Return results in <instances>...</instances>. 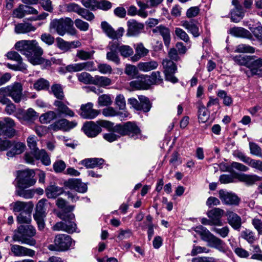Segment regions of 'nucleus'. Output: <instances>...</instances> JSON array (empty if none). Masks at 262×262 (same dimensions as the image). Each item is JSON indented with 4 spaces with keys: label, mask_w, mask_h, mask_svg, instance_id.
I'll return each instance as SVG.
<instances>
[{
    "label": "nucleus",
    "mask_w": 262,
    "mask_h": 262,
    "mask_svg": "<svg viewBox=\"0 0 262 262\" xmlns=\"http://www.w3.org/2000/svg\"><path fill=\"white\" fill-rule=\"evenodd\" d=\"M15 49L25 55L28 60L33 65L43 63L44 59L41 57L43 50L36 40H21L17 41Z\"/></svg>",
    "instance_id": "obj_1"
},
{
    "label": "nucleus",
    "mask_w": 262,
    "mask_h": 262,
    "mask_svg": "<svg viewBox=\"0 0 262 262\" xmlns=\"http://www.w3.org/2000/svg\"><path fill=\"white\" fill-rule=\"evenodd\" d=\"M158 63L155 60H150L147 62H140L138 64V66L136 67L132 65V80L135 77L136 80H132V91L134 89H146L148 85L145 83L146 79L143 77H136L138 72V69L143 72H148L157 68Z\"/></svg>",
    "instance_id": "obj_2"
},
{
    "label": "nucleus",
    "mask_w": 262,
    "mask_h": 262,
    "mask_svg": "<svg viewBox=\"0 0 262 262\" xmlns=\"http://www.w3.org/2000/svg\"><path fill=\"white\" fill-rule=\"evenodd\" d=\"M35 228L31 225H21L18 226L13 232L12 239L22 244L34 246L36 244L33 237L36 235Z\"/></svg>",
    "instance_id": "obj_3"
},
{
    "label": "nucleus",
    "mask_w": 262,
    "mask_h": 262,
    "mask_svg": "<svg viewBox=\"0 0 262 262\" xmlns=\"http://www.w3.org/2000/svg\"><path fill=\"white\" fill-rule=\"evenodd\" d=\"M49 30L51 32H56L63 36L67 33L75 35L76 30L73 28V21L69 17L54 19L50 22Z\"/></svg>",
    "instance_id": "obj_4"
},
{
    "label": "nucleus",
    "mask_w": 262,
    "mask_h": 262,
    "mask_svg": "<svg viewBox=\"0 0 262 262\" xmlns=\"http://www.w3.org/2000/svg\"><path fill=\"white\" fill-rule=\"evenodd\" d=\"M57 215L62 221L56 223L52 227L53 230L63 231L69 233H73L76 231V224L74 222V213L58 212Z\"/></svg>",
    "instance_id": "obj_5"
},
{
    "label": "nucleus",
    "mask_w": 262,
    "mask_h": 262,
    "mask_svg": "<svg viewBox=\"0 0 262 262\" xmlns=\"http://www.w3.org/2000/svg\"><path fill=\"white\" fill-rule=\"evenodd\" d=\"M75 241L68 235L59 234L54 239V244L48 246V249L51 251H64L74 246Z\"/></svg>",
    "instance_id": "obj_6"
},
{
    "label": "nucleus",
    "mask_w": 262,
    "mask_h": 262,
    "mask_svg": "<svg viewBox=\"0 0 262 262\" xmlns=\"http://www.w3.org/2000/svg\"><path fill=\"white\" fill-rule=\"evenodd\" d=\"M23 85L20 82H14L6 87L0 89V94H4L9 96L15 103H19L23 98Z\"/></svg>",
    "instance_id": "obj_7"
},
{
    "label": "nucleus",
    "mask_w": 262,
    "mask_h": 262,
    "mask_svg": "<svg viewBox=\"0 0 262 262\" xmlns=\"http://www.w3.org/2000/svg\"><path fill=\"white\" fill-rule=\"evenodd\" d=\"M111 122L107 121L99 120L97 121V123L93 121H89L85 122L82 127V129L85 134L90 138H94L96 137L102 129L101 126L109 127Z\"/></svg>",
    "instance_id": "obj_8"
},
{
    "label": "nucleus",
    "mask_w": 262,
    "mask_h": 262,
    "mask_svg": "<svg viewBox=\"0 0 262 262\" xmlns=\"http://www.w3.org/2000/svg\"><path fill=\"white\" fill-rule=\"evenodd\" d=\"M34 172L30 170L18 171L15 179V187H29L35 184L36 180L33 178Z\"/></svg>",
    "instance_id": "obj_9"
},
{
    "label": "nucleus",
    "mask_w": 262,
    "mask_h": 262,
    "mask_svg": "<svg viewBox=\"0 0 262 262\" xmlns=\"http://www.w3.org/2000/svg\"><path fill=\"white\" fill-rule=\"evenodd\" d=\"M47 202V200L45 199L39 200L36 206L35 213L33 215L34 219L36 222L39 230H42L45 228L44 218L46 214V206Z\"/></svg>",
    "instance_id": "obj_10"
},
{
    "label": "nucleus",
    "mask_w": 262,
    "mask_h": 262,
    "mask_svg": "<svg viewBox=\"0 0 262 262\" xmlns=\"http://www.w3.org/2000/svg\"><path fill=\"white\" fill-rule=\"evenodd\" d=\"M163 73L165 75V80L173 83L178 81V78L174 76L177 71V67L171 60L164 59L162 61Z\"/></svg>",
    "instance_id": "obj_11"
},
{
    "label": "nucleus",
    "mask_w": 262,
    "mask_h": 262,
    "mask_svg": "<svg viewBox=\"0 0 262 262\" xmlns=\"http://www.w3.org/2000/svg\"><path fill=\"white\" fill-rule=\"evenodd\" d=\"M14 121L9 117H5L3 121H0V136L9 138L13 137L15 134Z\"/></svg>",
    "instance_id": "obj_12"
},
{
    "label": "nucleus",
    "mask_w": 262,
    "mask_h": 262,
    "mask_svg": "<svg viewBox=\"0 0 262 262\" xmlns=\"http://www.w3.org/2000/svg\"><path fill=\"white\" fill-rule=\"evenodd\" d=\"M7 56L9 59L15 61L17 64H11L8 63L7 67L14 71H25L27 70V66L23 62V59L21 56L16 51L9 52Z\"/></svg>",
    "instance_id": "obj_13"
},
{
    "label": "nucleus",
    "mask_w": 262,
    "mask_h": 262,
    "mask_svg": "<svg viewBox=\"0 0 262 262\" xmlns=\"http://www.w3.org/2000/svg\"><path fill=\"white\" fill-rule=\"evenodd\" d=\"M78 113L83 119H93L100 114V111L94 109L93 104L88 102L81 105Z\"/></svg>",
    "instance_id": "obj_14"
},
{
    "label": "nucleus",
    "mask_w": 262,
    "mask_h": 262,
    "mask_svg": "<svg viewBox=\"0 0 262 262\" xmlns=\"http://www.w3.org/2000/svg\"><path fill=\"white\" fill-rule=\"evenodd\" d=\"M207 238H203V240L208 242L209 247L214 248L223 253H226L228 251L226 244L220 238L216 237L211 233H209Z\"/></svg>",
    "instance_id": "obj_15"
},
{
    "label": "nucleus",
    "mask_w": 262,
    "mask_h": 262,
    "mask_svg": "<svg viewBox=\"0 0 262 262\" xmlns=\"http://www.w3.org/2000/svg\"><path fill=\"white\" fill-rule=\"evenodd\" d=\"M68 105H69L68 101L61 99L55 100L53 103V105L56 107L58 115L73 117L75 116V113L68 107Z\"/></svg>",
    "instance_id": "obj_16"
},
{
    "label": "nucleus",
    "mask_w": 262,
    "mask_h": 262,
    "mask_svg": "<svg viewBox=\"0 0 262 262\" xmlns=\"http://www.w3.org/2000/svg\"><path fill=\"white\" fill-rule=\"evenodd\" d=\"M219 198L225 205L237 206L241 201L240 198L236 194L223 189L219 191Z\"/></svg>",
    "instance_id": "obj_17"
},
{
    "label": "nucleus",
    "mask_w": 262,
    "mask_h": 262,
    "mask_svg": "<svg viewBox=\"0 0 262 262\" xmlns=\"http://www.w3.org/2000/svg\"><path fill=\"white\" fill-rule=\"evenodd\" d=\"M138 98L139 101L135 98H132V107L137 111H141L144 113L148 112L152 106L149 99L144 96H140Z\"/></svg>",
    "instance_id": "obj_18"
},
{
    "label": "nucleus",
    "mask_w": 262,
    "mask_h": 262,
    "mask_svg": "<svg viewBox=\"0 0 262 262\" xmlns=\"http://www.w3.org/2000/svg\"><path fill=\"white\" fill-rule=\"evenodd\" d=\"M101 27L106 36L112 39H117L121 37L124 32V29L122 27H120L117 30L115 31L106 21H102L101 24Z\"/></svg>",
    "instance_id": "obj_19"
},
{
    "label": "nucleus",
    "mask_w": 262,
    "mask_h": 262,
    "mask_svg": "<svg viewBox=\"0 0 262 262\" xmlns=\"http://www.w3.org/2000/svg\"><path fill=\"white\" fill-rule=\"evenodd\" d=\"M77 124V122L74 121H69L66 119H61L51 124L50 128L55 132L59 130L68 131L75 127Z\"/></svg>",
    "instance_id": "obj_20"
},
{
    "label": "nucleus",
    "mask_w": 262,
    "mask_h": 262,
    "mask_svg": "<svg viewBox=\"0 0 262 262\" xmlns=\"http://www.w3.org/2000/svg\"><path fill=\"white\" fill-rule=\"evenodd\" d=\"M11 251L14 256L18 257H32L35 253L34 250L19 245H11Z\"/></svg>",
    "instance_id": "obj_21"
},
{
    "label": "nucleus",
    "mask_w": 262,
    "mask_h": 262,
    "mask_svg": "<svg viewBox=\"0 0 262 262\" xmlns=\"http://www.w3.org/2000/svg\"><path fill=\"white\" fill-rule=\"evenodd\" d=\"M224 210L219 208H214L209 210L207 213V215L208 218L211 219L214 226H221L223 225L222 217L224 215Z\"/></svg>",
    "instance_id": "obj_22"
},
{
    "label": "nucleus",
    "mask_w": 262,
    "mask_h": 262,
    "mask_svg": "<svg viewBox=\"0 0 262 262\" xmlns=\"http://www.w3.org/2000/svg\"><path fill=\"white\" fill-rule=\"evenodd\" d=\"M181 23L182 26L191 33L194 37H198L201 35L199 28L201 25L198 21L192 19L190 21H182Z\"/></svg>",
    "instance_id": "obj_23"
},
{
    "label": "nucleus",
    "mask_w": 262,
    "mask_h": 262,
    "mask_svg": "<svg viewBox=\"0 0 262 262\" xmlns=\"http://www.w3.org/2000/svg\"><path fill=\"white\" fill-rule=\"evenodd\" d=\"M262 58H256L255 56H251L248 65V68L250 69L252 75L262 76Z\"/></svg>",
    "instance_id": "obj_24"
},
{
    "label": "nucleus",
    "mask_w": 262,
    "mask_h": 262,
    "mask_svg": "<svg viewBox=\"0 0 262 262\" xmlns=\"http://www.w3.org/2000/svg\"><path fill=\"white\" fill-rule=\"evenodd\" d=\"M38 116L37 113L33 108H29L26 111H21V113L17 115L16 117L21 122L31 123Z\"/></svg>",
    "instance_id": "obj_25"
},
{
    "label": "nucleus",
    "mask_w": 262,
    "mask_h": 262,
    "mask_svg": "<svg viewBox=\"0 0 262 262\" xmlns=\"http://www.w3.org/2000/svg\"><path fill=\"white\" fill-rule=\"evenodd\" d=\"M25 149L26 145L24 143L13 141L6 155L8 158H13L16 155L22 154Z\"/></svg>",
    "instance_id": "obj_26"
},
{
    "label": "nucleus",
    "mask_w": 262,
    "mask_h": 262,
    "mask_svg": "<svg viewBox=\"0 0 262 262\" xmlns=\"http://www.w3.org/2000/svg\"><path fill=\"white\" fill-rule=\"evenodd\" d=\"M152 31L154 33H159L162 36L165 46L167 48L169 47L171 41L169 28L161 25L153 29Z\"/></svg>",
    "instance_id": "obj_27"
},
{
    "label": "nucleus",
    "mask_w": 262,
    "mask_h": 262,
    "mask_svg": "<svg viewBox=\"0 0 262 262\" xmlns=\"http://www.w3.org/2000/svg\"><path fill=\"white\" fill-rule=\"evenodd\" d=\"M226 215L229 224L236 230L239 231L242 226L241 217L235 212L227 211Z\"/></svg>",
    "instance_id": "obj_28"
},
{
    "label": "nucleus",
    "mask_w": 262,
    "mask_h": 262,
    "mask_svg": "<svg viewBox=\"0 0 262 262\" xmlns=\"http://www.w3.org/2000/svg\"><path fill=\"white\" fill-rule=\"evenodd\" d=\"M113 123L110 125L108 129L110 131L116 132L121 136H125L128 135L131 132V122H127L124 125L117 124L115 126H113Z\"/></svg>",
    "instance_id": "obj_29"
},
{
    "label": "nucleus",
    "mask_w": 262,
    "mask_h": 262,
    "mask_svg": "<svg viewBox=\"0 0 262 262\" xmlns=\"http://www.w3.org/2000/svg\"><path fill=\"white\" fill-rule=\"evenodd\" d=\"M104 160L102 158H87L80 162V164L84 166L86 168H94L95 167L102 168Z\"/></svg>",
    "instance_id": "obj_30"
},
{
    "label": "nucleus",
    "mask_w": 262,
    "mask_h": 262,
    "mask_svg": "<svg viewBox=\"0 0 262 262\" xmlns=\"http://www.w3.org/2000/svg\"><path fill=\"white\" fill-rule=\"evenodd\" d=\"M36 27L32 24L24 22L19 23L15 26L14 32L16 34H26L36 30Z\"/></svg>",
    "instance_id": "obj_31"
},
{
    "label": "nucleus",
    "mask_w": 262,
    "mask_h": 262,
    "mask_svg": "<svg viewBox=\"0 0 262 262\" xmlns=\"http://www.w3.org/2000/svg\"><path fill=\"white\" fill-rule=\"evenodd\" d=\"M135 54L132 56V61H137L147 55L149 52L148 49H146L142 43H139L134 45Z\"/></svg>",
    "instance_id": "obj_32"
},
{
    "label": "nucleus",
    "mask_w": 262,
    "mask_h": 262,
    "mask_svg": "<svg viewBox=\"0 0 262 262\" xmlns=\"http://www.w3.org/2000/svg\"><path fill=\"white\" fill-rule=\"evenodd\" d=\"M47 196L49 199H55L63 193V189L58 186L51 185L45 190Z\"/></svg>",
    "instance_id": "obj_33"
},
{
    "label": "nucleus",
    "mask_w": 262,
    "mask_h": 262,
    "mask_svg": "<svg viewBox=\"0 0 262 262\" xmlns=\"http://www.w3.org/2000/svg\"><path fill=\"white\" fill-rule=\"evenodd\" d=\"M28 187H16L15 194L26 199L33 198L34 194L33 189H26Z\"/></svg>",
    "instance_id": "obj_34"
},
{
    "label": "nucleus",
    "mask_w": 262,
    "mask_h": 262,
    "mask_svg": "<svg viewBox=\"0 0 262 262\" xmlns=\"http://www.w3.org/2000/svg\"><path fill=\"white\" fill-rule=\"evenodd\" d=\"M210 113L207 111L205 106L200 102L198 107V119L200 123L206 122L209 117Z\"/></svg>",
    "instance_id": "obj_35"
},
{
    "label": "nucleus",
    "mask_w": 262,
    "mask_h": 262,
    "mask_svg": "<svg viewBox=\"0 0 262 262\" xmlns=\"http://www.w3.org/2000/svg\"><path fill=\"white\" fill-rule=\"evenodd\" d=\"M239 180L245 183L247 185H251L256 182L260 181V178L255 174H243L240 176Z\"/></svg>",
    "instance_id": "obj_36"
},
{
    "label": "nucleus",
    "mask_w": 262,
    "mask_h": 262,
    "mask_svg": "<svg viewBox=\"0 0 262 262\" xmlns=\"http://www.w3.org/2000/svg\"><path fill=\"white\" fill-rule=\"evenodd\" d=\"M93 84L101 87H105L112 84V80L107 77L97 75L94 77Z\"/></svg>",
    "instance_id": "obj_37"
},
{
    "label": "nucleus",
    "mask_w": 262,
    "mask_h": 262,
    "mask_svg": "<svg viewBox=\"0 0 262 262\" xmlns=\"http://www.w3.org/2000/svg\"><path fill=\"white\" fill-rule=\"evenodd\" d=\"M17 222L19 224L29 225L31 222V211L29 209L22 211L17 217Z\"/></svg>",
    "instance_id": "obj_38"
},
{
    "label": "nucleus",
    "mask_w": 262,
    "mask_h": 262,
    "mask_svg": "<svg viewBox=\"0 0 262 262\" xmlns=\"http://www.w3.org/2000/svg\"><path fill=\"white\" fill-rule=\"evenodd\" d=\"M244 16V12L241 7H236L231 12V19L234 23L239 22Z\"/></svg>",
    "instance_id": "obj_39"
},
{
    "label": "nucleus",
    "mask_w": 262,
    "mask_h": 262,
    "mask_svg": "<svg viewBox=\"0 0 262 262\" xmlns=\"http://www.w3.org/2000/svg\"><path fill=\"white\" fill-rule=\"evenodd\" d=\"M51 92L57 100H64V95L63 88L60 84H54L51 86Z\"/></svg>",
    "instance_id": "obj_40"
},
{
    "label": "nucleus",
    "mask_w": 262,
    "mask_h": 262,
    "mask_svg": "<svg viewBox=\"0 0 262 262\" xmlns=\"http://www.w3.org/2000/svg\"><path fill=\"white\" fill-rule=\"evenodd\" d=\"M56 205L57 207L62 209L60 212H64L67 213H72L74 210L75 206L73 205H67V202L62 198H59L56 201Z\"/></svg>",
    "instance_id": "obj_41"
},
{
    "label": "nucleus",
    "mask_w": 262,
    "mask_h": 262,
    "mask_svg": "<svg viewBox=\"0 0 262 262\" xmlns=\"http://www.w3.org/2000/svg\"><path fill=\"white\" fill-rule=\"evenodd\" d=\"M56 117L57 114L55 112L49 111L47 113L42 114L39 117V120L42 123H48L56 119Z\"/></svg>",
    "instance_id": "obj_42"
},
{
    "label": "nucleus",
    "mask_w": 262,
    "mask_h": 262,
    "mask_svg": "<svg viewBox=\"0 0 262 262\" xmlns=\"http://www.w3.org/2000/svg\"><path fill=\"white\" fill-rule=\"evenodd\" d=\"M36 159H40L42 163L46 165L51 163L50 158L45 150H38L34 154Z\"/></svg>",
    "instance_id": "obj_43"
},
{
    "label": "nucleus",
    "mask_w": 262,
    "mask_h": 262,
    "mask_svg": "<svg viewBox=\"0 0 262 262\" xmlns=\"http://www.w3.org/2000/svg\"><path fill=\"white\" fill-rule=\"evenodd\" d=\"M33 86L37 91L47 90L49 88L50 83L47 80L41 78L35 82Z\"/></svg>",
    "instance_id": "obj_44"
},
{
    "label": "nucleus",
    "mask_w": 262,
    "mask_h": 262,
    "mask_svg": "<svg viewBox=\"0 0 262 262\" xmlns=\"http://www.w3.org/2000/svg\"><path fill=\"white\" fill-rule=\"evenodd\" d=\"M78 80L84 84H93L94 77L87 72H82L77 74Z\"/></svg>",
    "instance_id": "obj_45"
},
{
    "label": "nucleus",
    "mask_w": 262,
    "mask_h": 262,
    "mask_svg": "<svg viewBox=\"0 0 262 262\" xmlns=\"http://www.w3.org/2000/svg\"><path fill=\"white\" fill-rule=\"evenodd\" d=\"M251 56L238 55L233 57V60L237 64L248 67Z\"/></svg>",
    "instance_id": "obj_46"
},
{
    "label": "nucleus",
    "mask_w": 262,
    "mask_h": 262,
    "mask_svg": "<svg viewBox=\"0 0 262 262\" xmlns=\"http://www.w3.org/2000/svg\"><path fill=\"white\" fill-rule=\"evenodd\" d=\"M241 237L250 244H252L255 239L254 233L247 229L241 232Z\"/></svg>",
    "instance_id": "obj_47"
},
{
    "label": "nucleus",
    "mask_w": 262,
    "mask_h": 262,
    "mask_svg": "<svg viewBox=\"0 0 262 262\" xmlns=\"http://www.w3.org/2000/svg\"><path fill=\"white\" fill-rule=\"evenodd\" d=\"M233 169H236L241 171H247L248 170L249 168L245 165L236 162H233L230 166H227L226 170L228 172H232Z\"/></svg>",
    "instance_id": "obj_48"
},
{
    "label": "nucleus",
    "mask_w": 262,
    "mask_h": 262,
    "mask_svg": "<svg viewBox=\"0 0 262 262\" xmlns=\"http://www.w3.org/2000/svg\"><path fill=\"white\" fill-rule=\"evenodd\" d=\"M148 80L151 84H159L163 82L161 73L159 71L154 72L148 77Z\"/></svg>",
    "instance_id": "obj_49"
},
{
    "label": "nucleus",
    "mask_w": 262,
    "mask_h": 262,
    "mask_svg": "<svg viewBox=\"0 0 262 262\" xmlns=\"http://www.w3.org/2000/svg\"><path fill=\"white\" fill-rule=\"evenodd\" d=\"M235 52L237 53H253L255 52V49L253 47L246 44H240L236 46Z\"/></svg>",
    "instance_id": "obj_50"
},
{
    "label": "nucleus",
    "mask_w": 262,
    "mask_h": 262,
    "mask_svg": "<svg viewBox=\"0 0 262 262\" xmlns=\"http://www.w3.org/2000/svg\"><path fill=\"white\" fill-rule=\"evenodd\" d=\"M217 226H214L211 228V230L215 233L219 234L223 238H225L228 235L229 232V228L227 226H225L222 228H218Z\"/></svg>",
    "instance_id": "obj_51"
},
{
    "label": "nucleus",
    "mask_w": 262,
    "mask_h": 262,
    "mask_svg": "<svg viewBox=\"0 0 262 262\" xmlns=\"http://www.w3.org/2000/svg\"><path fill=\"white\" fill-rule=\"evenodd\" d=\"M231 33L235 36L245 37L249 33V32L243 28H233L230 30Z\"/></svg>",
    "instance_id": "obj_52"
},
{
    "label": "nucleus",
    "mask_w": 262,
    "mask_h": 262,
    "mask_svg": "<svg viewBox=\"0 0 262 262\" xmlns=\"http://www.w3.org/2000/svg\"><path fill=\"white\" fill-rule=\"evenodd\" d=\"M144 24L132 20V36H136L141 33L144 29Z\"/></svg>",
    "instance_id": "obj_53"
},
{
    "label": "nucleus",
    "mask_w": 262,
    "mask_h": 262,
    "mask_svg": "<svg viewBox=\"0 0 262 262\" xmlns=\"http://www.w3.org/2000/svg\"><path fill=\"white\" fill-rule=\"evenodd\" d=\"M78 14L81 16L83 18L88 20L91 21L92 20L95 16L94 14L90 12L89 10L80 8Z\"/></svg>",
    "instance_id": "obj_54"
},
{
    "label": "nucleus",
    "mask_w": 262,
    "mask_h": 262,
    "mask_svg": "<svg viewBox=\"0 0 262 262\" xmlns=\"http://www.w3.org/2000/svg\"><path fill=\"white\" fill-rule=\"evenodd\" d=\"M250 153L257 157H260L262 156V150L260 146L254 142L249 143Z\"/></svg>",
    "instance_id": "obj_55"
},
{
    "label": "nucleus",
    "mask_w": 262,
    "mask_h": 262,
    "mask_svg": "<svg viewBox=\"0 0 262 262\" xmlns=\"http://www.w3.org/2000/svg\"><path fill=\"white\" fill-rule=\"evenodd\" d=\"M112 101L110 95L103 94L100 96L98 99V103L99 106H104L111 104Z\"/></svg>",
    "instance_id": "obj_56"
},
{
    "label": "nucleus",
    "mask_w": 262,
    "mask_h": 262,
    "mask_svg": "<svg viewBox=\"0 0 262 262\" xmlns=\"http://www.w3.org/2000/svg\"><path fill=\"white\" fill-rule=\"evenodd\" d=\"M132 138L134 139H144L145 137L142 135L140 128L135 122H132Z\"/></svg>",
    "instance_id": "obj_57"
},
{
    "label": "nucleus",
    "mask_w": 262,
    "mask_h": 262,
    "mask_svg": "<svg viewBox=\"0 0 262 262\" xmlns=\"http://www.w3.org/2000/svg\"><path fill=\"white\" fill-rule=\"evenodd\" d=\"M82 5L92 11L97 10V0H81Z\"/></svg>",
    "instance_id": "obj_58"
},
{
    "label": "nucleus",
    "mask_w": 262,
    "mask_h": 262,
    "mask_svg": "<svg viewBox=\"0 0 262 262\" xmlns=\"http://www.w3.org/2000/svg\"><path fill=\"white\" fill-rule=\"evenodd\" d=\"M56 40L57 47L59 49L64 51H67L70 50V43L69 41H65L60 37H57Z\"/></svg>",
    "instance_id": "obj_59"
},
{
    "label": "nucleus",
    "mask_w": 262,
    "mask_h": 262,
    "mask_svg": "<svg viewBox=\"0 0 262 262\" xmlns=\"http://www.w3.org/2000/svg\"><path fill=\"white\" fill-rule=\"evenodd\" d=\"M175 34L179 39L183 40L184 42H188L189 41V36L182 29L176 28L175 29Z\"/></svg>",
    "instance_id": "obj_60"
},
{
    "label": "nucleus",
    "mask_w": 262,
    "mask_h": 262,
    "mask_svg": "<svg viewBox=\"0 0 262 262\" xmlns=\"http://www.w3.org/2000/svg\"><path fill=\"white\" fill-rule=\"evenodd\" d=\"M97 9H101L103 11H107L112 7V4L107 0H97Z\"/></svg>",
    "instance_id": "obj_61"
},
{
    "label": "nucleus",
    "mask_w": 262,
    "mask_h": 262,
    "mask_svg": "<svg viewBox=\"0 0 262 262\" xmlns=\"http://www.w3.org/2000/svg\"><path fill=\"white\" fill-rule=\"evenodd\" d=\"M94 53V51L87 52L84 50H79L77 52L76 56L80 59L84 60L92 58Z\"/></svg>",
    "instance_id": "obj_62"
},
{
    "label": "nucleus",
    "mask_w": 262,
    "mask_h": 262,
    "mask_svg": "<svg viewBox=\"0 0 262 262\" xmlns=\"http://www.w3.org/2000/svg\"><path fill=\"white\" fill-rule=\"evenodd\" d=\"M79 179L71 178L63 182V186L66 188L75 190L76 184L79 182Z\"/></svg>",
    "instance_id": "obj_63"
},
{
    "label": "nucleus",
    "mask_w": 262,
    "mask_h": 262,
    "mask_svg": "<svg viewBox=\"0 0 262 262\" xmlns=\"http://www.w3.org/2000/svg\"><path fill=\"white\" fill-rule=\"evenodd\" d=\"M41 40L48 45L51 46L53 45L55 42L54 37L49 33H45L40 36Z\"/></svg>",
    "instance_id": "obj_64"
}]
</instances>
